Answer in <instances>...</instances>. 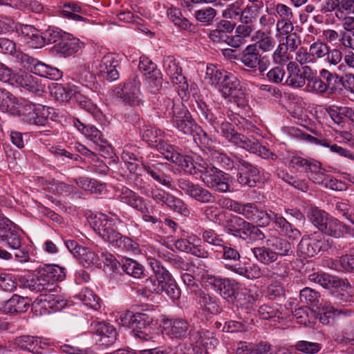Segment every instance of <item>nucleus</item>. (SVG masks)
Wrapping results in <instances>:
<instances>
[{"label": "nucleus", "mask_w": 354, "mask_h": 354, "mask_svg": "<svg viewBox=\"0 0 354 354\" xmlns=\"http://www.w3.org/2000/svg\"><path fill=\"white\" fill-rule=\"evenodd\" d=\"M122 268L127 274L139 279L144 274V268L136 261L131 259H125L122 261Z\"/></svg>", "instance_id": "nucleus-52"}, {"label": "nucleus", "mask_w": 354, "mask_h": 354, "mask_svg": "<svg viewBox=\"0 0 354 354\" xmlns=\"http://www.w3.org/2000/svg\"><path fill=\"white\" fill-rule=\"evenodd\" d=\"M302 73H292L288 75L285 84L293 88H299L303 87L306 84V80H308L309 76L312 75L313 71L310 67L304 66L302 68Z\"/></svg>", "instance_id": "nucleus-34"}, {"label": "nucleus", "mask_w": 354, "mask_h": 354, "mask_svg": "<svg viewBox=\"0 0 354 354\" xmlns=\"http://www.w3.org/2000/svg\"><path fill=\"white\" fill-rule=\"evenodd\" d=\"M82 43L78 39L68 35L62 37L60 40L53 47L52 50L57 54L68 57L78 52L82 48Z\"/></svg>", "instance_id": "nucleus-20"}, {"label": "nucleus", "mask_w": 354, "mask_h": 354, "mask_svg": "<svg viewBox=\"0 0 354 354\" xmlns=\"http://www.w3.org/2000/svg\"><path fill=\"white\" fill-rule=\"evenodd\" d=\"M151 197L157 203L165 205L174 212H176L180 214L186 216L189 213L187 205L181 199L175 197L162 189H152L151 192Z\"/></svg>", "instance_id": "nucleus-9"}, {"label": "nucleus", "mask_w": 354, "mask_h": 354, "mask_svg": "<svg viewBox=\"0 0 354 354\" xmlns=\"http://www.w3.org/2000/svg\"><path fill=\"white\" fill-rule=\"evenodd\" d=\"M153 317L147 313H135L133 319V328L137 330V336L143 339L147 340L150 338L149 335L143 331L138 330L145 329L149 327L153 322Z\"/></svg>", "instance_id": "nucleus-33"}, {"label": "nucleus", "mask_w": 354, "mask_h": 354, "mask_svg": "<svg viewBox=\"0 0 354 354\" xmlns=\"http://www.w3.org/2000/svg\"><path fill=\"white\" fill-rule=\"evenodd\" d=\"M21 98H16L12 93L5 89H0V111L16 116L19 111Z\"/></svg>", "instance_id": "nucleus-30"}, {"label": "nucleus", "mask_w": 354, "mask_h": 354, "mask_svg": "<svg viewBox=\"0 0 354 354\" xmlns=\"http://www.w3.org/2000/svg\"><path fill=\"white\" fill-rule=\"evenodd\" d=\"M165 133L160 129L154 127H146L142 133V138L150 145H156L158 151V147L161 143H167L163 140Z\"/></svg>", "instance_id": "nucleus-42"}, {"label": "nucleus", "mask_w": 354, "mask_h": 354, "mask_svg": "<svg viewBox=\"0 0 354 354\" xmlns=\"http://www.w3.org/2000/svg\"><path fill=\"white\" fill-rule=\"evenodd\" d=\"M140 85L141 83L138 77L134 76L124 84L120 91H117V95L125 104L131 106H139L142 102Z\"/></svg>", "instance_id": "nucleus-11"}, {"label": "nucleus", "mask_w": 354, "mask_h": 354, "mask_svg": "<svg viewBox=\"0 0 354 354\" xmlns=\"http://www.w3.org/2000/svg\"><path fill=\"white\" fill-rule=\"evenodd\" d=\"M266 268V279L273 282H280L288 277L290 271L288 264L283 261H279L275 265Z\"/></svg>", "instance_id": "nucleus-35"}, {"label": "nucleus", "mask_w": 354, "mask_h": 354, "mask_svg": "<svg viewBox=\"0 0 354 354\" xmlns=\"http://www.w3.org/2000/svg\"><path fill=\"white\" fill-rule=\"evenodd\" d=\"M60 16L74 21H84V11L81 6L75 2H66L59 6Z\"/></svg>", "instance_id": "nucleus-32"}, {"label": "nucleus", "mask_w": 354, "mask_h": 354, "mask_svg": "<svg viewBox=\"0 0 354 354\" xmlns=\"http://www.w3.org/2000/svg\"><path fill=\"white\" fill-rule=\"evenodd\" d=\"M171 123L179 131L186 135L194 136V130L199 126L192 118L191 114L183 103H178L174 115L171 117Z\"/></svg>", "instance_id": "nucleus-7"}, {"label": "nucleus", "mask_w": 354, "mask_h": 354, "mask_svg": "<svg viewBox=\"0 0 354 354\" xmlns=\"http://www.w3.org/2000/svg\"><path fill=\"white\" fill-rule=\"evenodd\" d=\"M21 32L24 40L30 47L39 48L45 44L44 38L41 35L40 31L32 26L23 25L21 28Z\"/></svg>", "instance_id": "nucleus-29"}, {"label": "nucleus", "mask_w": 354, "mask_h": 354, "mask_svg": "<svg viewBox=\"0 0 354 354\" xmlns=\"http://www.w3.org/2000/svg\"><path fill=\"white\" fill-rule=\"evenodd\" d=\"M18 112L15 117L28 124L45 126L48 122L49 107L32 103L21 98Z\"/></svg>", "instance_id": "nucleus-4"}, {"label": "nucleus", "mask_w": 354, "mask_h": 354, "mask_svg": "<svg viewBox=\"0 0 354 354\" xmlns=\"http://www.w3.org/2000/svg\"><path fill=\"white\" fill-rule=\"evenodd\" d=\"M307 216L310 221L321 231L330 216L325 211L317 207H310L308 211Z\"/></svg>", "instance_id": "nucleus-48"}, {"label": "nucleus", "mask_w": 354, "mask_h": 354, "mask_svg": "<svg viewBox=\"0 0 354 354\" xmlns=\"http://www.w3.org/2000/svg\"><path fill=\"white\" fill-rule=\"evenodd\" d=\"M241 89L240 81L232 73L225 72L223 80L219 84V91L224 98L236 96Z\"/></svg>", "instance_id": "nucleus-25"}, {"label": "nucleus", "mask_w": 354, "mask_h": 354, "mask_svg": "<svg viewBox=\"0 0 354 354\" xmlns=\"http://www.w3.org/2000/svg\"><path fill=\"white\" fill-rule=\"evenodd\" d=\"M120 62L111 53L105 55L96 66L98 73L104 79L113 82L119 79Z\"/></svg>", "instance_id": "nucleus-18"}, {"label": "nucleus", "mask_w": 354, "mask_h": 354, "mask_svg": "<svg viewBox=\"0 0 354 354\" xmlns=\"http://www.w3.org/2000/svg\"><path fill=\"white\" fill-rule=\"evenodd\" d=\"M147 260L153 272L156 281L165 290V286L174 281L172 276L169 271L161 265L160 262L155 258V257L147 256Z\"/></svg>", "instance_id": "nucleus-26"}, {"label": "nucleus", "mask_w": 354, "mask_h": 354, "mask_svg": "<svg viewBox=\"0 0 354 354\" xmlns=\"http://www.w3.org/2000/svg\"><path fill=\"white\" fill-rule=\"evenodd\" d=\"M308 172L310 173L308 178L313 183L333 190L342 189V183L332 176L326 174L319 162L313 160Z\"/></svg>", "instance_id": "nucleus-12"}, {"label": "nucleus", "mask_w": 354, "mask_h": 354, "mask_svg": "<svg viewBox=\"0 0 354 354\" xmlns=\"http://www.w3.org/2000/svg\"><path fill=\"white\" fill-rule=\"evenodd\" d=\"M319 297V293L310 288L306 287L300 291L299 299L304 304L316 306Z\"/></svg>", "instance_id": "nucleus-59"}, {"label": "nucleus", "mask_w": 354, "mask_h": 354, "mask_svg": "<svg viewBox=\"0 0 354 354\" xmlns=\"http://www.w3.org/2000/svg\"><path fill=\"white\" fill-rule=\"evenodd\" d=\"M270 346L266 343L253 344L240 342L236 349V354H268Z\"/></svg>", "instance_id": "nucleus-41"}, {"label": "nucleus", "mask_w": 354, "mask_h": 354, "mask_svg": "<svg viewBox=\"0 0 354 354\" xmlns=\"http://www.w3.org/2000/svg\"><path fill=\"white\" fill-rule=\"evenodd\" d=\"M330 247L328 240L322 234L315 233L310 236H304L298 245V250L303 254L313 257L321 250H327Z\"/></svg>", "instance_id": "nucleus-8"}, {"label": "nucleus", "mask_w": 354, "mask_h": 354, "mask_svg": "<svg viewBox=\"0 0 354 354\" xmlns=\"http://www.w3.org/2000/svg\"><path fill=\"white\" fill-rule=\"evenodd\" d=\"M308 92L317 94H322L327 91L328 85L326 84L320 77L309 76L306 87Z\"/></svg>", "instance_id": "nucleus-57"}, {"label": "nucleus", "mask_w": 354, "mask_h": 354, "mask_svg": "<svg viewBox=\"0 0 354 354\" xmlns=\"http://www.w3.org/2000/svg\"><path fill=\"white\" fill-rule=\"evenodd\" d=\"M225 72V71L218 69L214 64H207L205 80L212 86H218L223 80Z\"/></svg>", "instance_id": "nucleus-50"}, {"label": "nucleus", "mask_w": 354, "mask_h": 354, "mask_svg": "<svg viewBox=\"0 0 354 354\" xmlns=\"http://www.w3.org/2000/svg\"><path fill=\"white\" fill-rule=\"evenodd\" d=\"M178 186L185 194L201 203H212L216 201L208 190L185 178L178 179Z\"/></svg>", "instance_id": "nucleus-14"}, {"label": "nucleus", "mask_w": 354, "mask_h": 354, "mask_svg": "<svg viewBox=\"0 0 354 354\" xmlns=\"http://www.w3.org/2000/svg\"><path fill=\"white\" fill-rule=\"evenodd\" d=\"M314 160H307L296 154H290L285 159L286 165L299 171L308 172Z\"/></svg>", "instance_id": "nucleus-40"}, {"label": "nucleus", "mask_w": 354, "mask_h": 354, "mask_svg": "<svg viewBox=\"0 0 354 354\" xmlns=\"http://www.w3.org/2000/svg\"><path fill=\"white\" fill-rule=\"evenodd\" d=\"M261 55L255 45L249 44L240 54V62L247 68L253 71L260 64Z\"/></svg>", "instance_id": "nucleus-31"}, {"label": "nucleus", "mask_w": 354, "mask_h": 354, "mask_svg": "<svg viewBox=\"0 0 354 354\" xmlns=\"http://www.w3.org/2000/svg\"><path fill=\"white\" fill-rule=\"evenodd\" d=\"M167 16L175 26L181 29L186 30L190 26L189 21L183 17L181 11L178 8H169L167 10Z\"/></svg>", "instance_id": "nucleus-56"}, {"label": "nucleus", "mask_w": 354, "mask_h": 354, "mask_svg": "<svg viewBox=\"0 0 354 354\" xmlns=\"http://www.w3.org/2000/svg\"><path fill=\"white\" fill-rule=\"evenodd\" d=\"M30 301L28 297L14 295L9 299L0 302V310L10 315L25 313L30 307Z\"/></svg>", "instance_id": "nucleus-19"}, {"label": "nucleus", "mask_w": 354, "mask_h": 354, "mask_svg": "<svg viewBox=\"0 0 354 354\" xmlns=\"http://www.w3.org/2000/svg\"><path fill=\"white\" fill-rule=\"evenodd\" d=\"M309 51L314 63H315L317 59L323 58L328 53V46L322 41H317L310 44Z\"/></svg>", "instance_id": "nucleus-61"}, {"label": "nucleus", "mask_w": 354, "mask_h": 354, "mask_svg": "<svg viewBox=\"0 0 354 354\" xmlns=\"http://www.w3.org/2000/svg\"><path fill=\"white\" fill-rule=\"evenodd\" d=\"M64 268L57 265H45L37 270L36 274L28 281V287L35 292H57V282L65 278Z\"/></svg>", "instance_id": "nucleus-3"}, {"label": "nucleus", "mask_w": 354, "mask_h": 354, "mask_svg": "<svg viewBox=\"0 0 354 354\" xmlns=\"http://www.w3.org/2000/svg\"><path fill=\"white\" fill-rule=\"evenodd\" d=\"M339 311L329 302H324L321 308L319 320L324 324H328L330 319H333Z\"/></svg>", "instance_id": "nucleus-62"}, {"label": "nucleus", "mask_w": 354, "mask_h": 354, "mask_svg": "<svg viewBox=\"0 0 354 354\" xmlns=\"http://www.w3.org/2000/svg\"><path fill=\"white\" fill-rule=\"evenodd\" d=\"M189 328L188 323L183 319H167L163 324L164 333L171 338L185 337Z\"/></svg>", "instance_id": "nucleus-22"}, {"label": "nucleus", "mask_w": 354, "mask_h": 354, "mask_svg": "<svg viewBox=\"0 0 354 354\" xmlns=\"http://www.w3.org/2000/svg\"><path fill=\"white\" fill-rule=\"evenodd\" d=\"M288 49L284 44L279 43L272 55V59L274 64L284 65L289 60Z\"/></svg>", "instance_id": "nucleus-63"}, {"label": "nucleus", "mask_w": 354, "mask_h": 354, "mask_svg": "<svg viewBox=\"0 0 354 354\" xmlns=\"http://www.w3.org/2000/svg\"><path fill=\"white\" fill-rule=\"evenodd\" d=\"M174 245L178 250L192 254L199 258L207 259L211 255V253L201 245V239L196 234H192L187 239L176 240Z\"/></svg>", "instance_id": "nucleus-10"}, {"label": "nucleus", "mask_w": 354, "mask_h": 354, "mask_svg": "<svg viewBox=\"0 0 354 354\" xmlns=\"http://www.w3.org/2000/svg\"><path fill=\"white\" fill-rule=\"evenodd\" d=\"M110 214V216L102 213L95 214L91 223L93 230L113 247L134 253L138 252L137 243L122 236L115 228L116 225L122 222L119 216L115 214Z\"/></svg>", "instance_id": "nucleus-2"}, {"label": "nucleus", "mask_w": 354, "mask_h": 354, "mask_svg": "<svg viewBox=\"0 0 354 354\" xmlns=\"http://www.w3.org/2000/svg\"><path fill=\"white\" fill-rule=\"evenodd\" d=\"M120 198L122 202L140 212H146L147 210L145 199L127 187L122 188Z\"/></svg>", "instance_id": "nucleus-28"}, {"label": "nucleus", "mask_w": 354, "mask_h": 354, "mask_svg": "<svg viewBox=\"0 0 354 354\" xmlns=\"http://www.w3.org/2000/svg\"><path fill=\"white\" fill-rule=\"evenodd\" d=\"M196 111L201 118L212 126L215 131L221 133L227 140L246 151L258 154L265 160L276 161L278 156L254 140L236 132L232 125L225 121L224 113L219 109L212 112L207 104L203 101L196 102Z\"/></svg>", "instance_id": "nucleus-1"}, {"label": "nucleus", "mask_w": 354, "mask_h": 354, "mask_svg": "<svg viewBox=\"0 0 354 354\" xmlns=\"http://www.w3.org/2000/svg\"><path fill=\"white\" fill-rule=\"evenodd\" d=\"M95 332L98 336L97 343L103 346H109L116 340L117 333L115 328L110 324L98 322L95 325Z\"/></svg>", "instance_id": "nucleus-24"}, {"label": "nucleus", "mask_w": 354, "mask_h": 354, "mask_svg": "<svg viewBox=\"0 0 354 354\" xmlns=\"http://www.w3.org/2000/svg\"><path fill=\"white\" fill-rule=\"evenodd\" d=\"M80 300L85 305L94 310L100 308V298L90 289L86 288L78 295Z\"/></svg>", "instance_id": "nucleus-54"}, {"label": "nucleus", "mask_w": 354, "mask_h": 354, "mask_svg": "<svg viewBox=\"0 0 354 354\" xmlns=\"http://www.w3.org/2000/svg\"><path fill=\"white\" fill-rule=\"evenodd\" d=\"M276 227L279 228L283 234H286L291 239H297L301 236L300 231L294 227L283 216L277 218Z\"/></svg>", "instance_id": "nucleus-58"}, {"label": "nucleus", "mask_w": 354, "mask_h": 354, "mask_svg": "<svg viewBox=\"0 0 354 354\" xmlns=\"http://www.w3.org/2000/svg\"><path fill=\"white\" fill-rule=\"evenodd\" d=\"M163 68L171 82L178 85L179 95H183V98L187 97L189 85L185 77L183 75L179 62L174 57L167 56L163 59Z\"/></svg>", "instance_id": "nucleus-6"}, {"label": "nucleus", "mask_w": 354, "mask_h": 354, "mask_svg": "<svg viewBox=\"0 0 354 354\" xmlns=\"http://www.w3.org/2000/svg\"><path fill=\"white\" fill-rule=\"evenodd\" d=\"M144 169L154 180L167 187H171L172 178L166 173L168 171L167 164L158 162L145 165Z\"/></svg>", "instance_id": "nucleus-21"}, {"label": "nucleus", "mask_w": 354, "mask_h": 354, "mask_svg": "<svg viewBox=\"0 0 354 354\" xmlns=\"http://www.w3.org/2000/svg\"><path fill=\"white\" fill-rule=\"evenodd\" d=\"M268 245L275 250V253L278 256H289L292 254L291 244L286 240L273 237L268 240Z\"/></svg>", "instance_id": "nucleus-44"}, {"label": "nucleus", "mask_w": 354, "mask_h": 354, "mask_svg": "<svg viewBox=\"0 0 354 354\" xmlns=\"http://www.w3.org/2000/svg\"><path fill=\"white\" fill-rule=\"evenodd\" d=\"M209 159L211 165H219L226 169H232L234 166V160L229 156L215 150H209Z\"/></svg>", "instance_id": "nucleus-46"}, {"label": "nucleus", "mask_w": 354, "mask_h": 354, "mask_svg": "<svg viewBox=\"0 0 354 354\" xmlns=\"http://www.w3.org/2000/svg\"><path fill=\"white\" fill-rule=\"evenodd\" d=\"M73 126L85 137L89 138L93 142H97L101 137V132L93 125H86L79 119L74 118Z\"/></svg>", "instance_id": "nucleus-43"}, {"label": "nucleus", "mask_w": 354, "mask_h": 354, "mask_svg": "<svg viewBox=\"0 0 354 354\" xmlns=\"http://www.w3.org/2000/svg\"><path fill=\"white\" fill-rule=\"evenodd\" d=\"M196 296L199 299L198 302L207 312L211 314H217L220 312V307L215 297L205 294L201 290L196 292Z\"/></svg>", "instance_id": "nucleus-47"}, {"label": "nucleus", "mask_w": 354, "mask_h": 354, "mask_svg": "<svg viewBox=\"0 0 354 354\" xmlns=\"http://www.w3.org/2000/svg\"><path fill=\"white\" fill-rule=\"evenodd\" d=\"M235 161L238 165L239 172L237 175V180L242 185L249 187L256 186L259 180V171L249 162L235 156Z\"/></svg>", "instance_id": "nucleus-16"}, {"label": "nucleus", "mask_w": 354, "mask_h": 354, "mask_svg": "<svg viewBox=\"0 0 354 354\" xmlns=\"http://www.w3.org/2000/svg\"><path fill=\"white\" fill-rule=\"evenodd\" d=\"M160 102L159 109L165 114L171 116L174 115L176 107L178 103H182L179 100L176 101L174 99H171L165 96H160L158 97Z\"/></svg>", "instance_id": "nucleus-60"}, {"label": "nucleus", "mask_w": 354, "mask_h": 354, "mask_svg": "<svg viewBox=\"0 0 354 354\" xmlns=\"http://www.w3.org/2000/svg\"><path fill=\"white\" fill-rule=\"evenodd\" d=\"M346 231L345 225L337 218L329 216L321 232L335 238L342 236Z\"/></svg>", "instance_id": "nucleus-38"}, {"label": "nucleus", "mask_w": 354, "mask_h": 354, "mask_svg": "<svg viewBox=\"0 0 354 354\" xmlns=\"http://www.w3.org/2000/svg\"><path fill=\"white\" fill-rule=\"evenodd\" d=\"M14 343L19 348L36 354H44L51 351L50 342L39 337L24 335L17 337Z\"/></svg>", "instance_id": "nucleus-15"}, {"label": "nucleus", "mask_w": 354, "mask_h": 354, "mask_svg": "<svg viewBox=\"0 0 354 354\" xmlns=\"http://www.w3.org/2000/svg\"><path fill=\"white\" fill-rule=\"evenodd\" d=\"M51 94L54 95L57 100L66 102L71 99L73 95V91L68 87L57 84L51 89Z\"/></svg>", "instance_id": "nucleus-64"}, {"label": "nucleus", "mask_w": 354, "mask_h": 354, "mask_svg": "<svg viewBox=\"0 0 354 354\" xmlns=\"http://www.w3.org/2000/svg\"><path fill=\"white\" fill-rule=\"evenodd\" d=\"M15 86H19L35 93L44 92L45 86L41 83L40 79L25 71L18 72Z\"/></svg>", "instance_id": "nucleus-23"}, {"label": "nucleus", "mask_w": 354, "mask_h": 354, "mask_svg": "<svg viewBox=\"0 0 354 354\" xmlns=\"http://www.w3.org/2000/svg\"><path fill=\"white\" fill-rule=\"evenodd\" d=\"M254 216L256 218H254L252 221L255 222L260 227L268 225L271 221L276 225L277 218L281 217V216L271 210L262 211L259 209H257V212Z\"/></svg>", "instance_id": "nucleus-55"}, {"label": "nucleus", "mask_w": 354, "mask_h": 354, "mask_svg": "<svg viewBox=\"0 0 354 354\" xmlns=\"http://www.w3.org/2000/svg\"><path fill=\"white\" fill-rule=\"evenodd\" d=\"M256 260L264 265H270L275 262L278 257L277 253L270 247H256L251 249Z\"/></svg>", "instance_id": "nucleus-36"}, {"label": "nucleus", "mask_w": 354, "mask_h": 354, "mask_svg": "<svg viewBox=\"0 0 354 354\" xmlns=\"http://www.w3.org/2000/svg\"><path fill=\"white\" fill-rule=\"evenodd\" d=\"M229 175L223 171L214 168L210 169L209 171L202 176L203 183L209 187L219 192H226L230 189Z\"/></svg>", "instance_id": "nucleus-17"}, {"label": "nucleus", "mask_w": 354, "mask_h": 354, "mask_svg": "<svg viewBox=\"0 0 354 354\" xmlns=\"http://www.w3.org/2000/svg\"><path fill=\"white\" fill-rule=\"evenodd\" d=\"M98 253V252L97 253L90 248L84 247L80 250V252H79L76 258L86 268L91 266L99 267L101 266V259Z\"/></svg>", "instance_id": "nucleus-37"}, {"label": "nucleus", "mask_w": 354, "mask_h": 354, "mask_svg": "<svg viewBox=\"0 0 354 354\" xmlns=\"http://www.w3.org/2000/svg\"><path fill=\"white\" fill-rule=\"evenodd\" d=\"M35 74L52 80H59L62 77V72L56 67L37 62L34 64Z\"/></svg>", "instance_id": "nucleus-39"}, {"label": "nucleus", "mask_w": 354, "mask_h": 354, "mask_svg": "<svg viewBox=\"0 0 354 354\" xmlns=\"http://www.w3.org/2000/svg\"><path fill=\"white\" fill-rule=\"evenodd\" d=\"M158 151L164 157L181 168L185 173L193 175L196 174V166L194 160L188 156H182L178 148L168 143H161L158 147Z\"/></svg>", "instance_id": "nucleus-5"}, {"label": "nucleus", "mask_w": 354, "mask_h": 354, "mask_svg": "<svg viewBox=\"0 0 354 354\" xmlns=\"http://www.w3.org/2000/svg\"><path fill=\"white\" fill-rule=\"evenodd\" d=\"M232 221L235 222L239 225H243V233L245 235L252 236L253 238L259 240H263L265 239L264 234L257 226L245 221L240 217L235 216Z\"/></svg>", "instance_id": "nucleus-51"}, {"label": "nucleus", "mask_w": 354, "mask_h": 354, "mask_svg": "<svg viewBox=\"0 0 354 354\" xmlns=\"http://www.w3.org/2000/svg\"><path fill=\"white\" fill-rule=\"evenodd\" d=\"M202 239L204 242L213 246L212 250H218L223 246L225 243L223 235L217 234L212 230H204L201 234Z\"/></svg>", "instance_id": "nucleus-53"}, {"label": "nucleus", "mask_w": 354, "mask_h": 354, "mask_svg": "<svg viewBox=\"0 0 354 354\" xmlns=\"http://www.w3.org/2000/svg\"><path fill=\"white\" fill-rule=\"evenodd\" d=\"M252 39L255 41V44L252 45H255L256 49L261 50L263 53L272 51L276 46L275 39L270 31L259 30L255 32Z\"/></svg>", "instance_id": "nucleus-27"}, {"label": "nucleus", "mask_w": 354, "mask_h": 354, "mask_svg": "<svg viewBox=\"0 0 354 354\" xmlns=\"http://www.w3.org/2000/svg\"><path fill=\"white\" fill-rule=\"evenodd\" d=\"M59 288L57 292H50L41 295L32 303V307L37 311V308L44 309L45 311L50 313L52 311H58L62 309L66 304V300L59 294Z\"/></svg>", "instance_id": "nucleus-13"}, {"label": "nucleus", "mask_w": 354, "mask_h": 354, "mask_svg": "<svg viewBox=\"0 0 354 354\" xmlns=\"http://www.w3.org/2000/svg\"><path fill=\"white\" fill-rule=\"evenodd\" d=\"M13 227L15 225L3 230V232H0V241L4 242L12 249H17L21 246V240L19 234L12 229Z\"/></svg>", "instance_id": "nucleus-45"}, {"label": "nucleus", "mask_w": 354, "mask_h": 354, "mask_svg": "<svg viewBox=\"0 0 354 354\" xmlns=\"http://www.w3.org/2000/svg\"><path fill=\"white\" fill-rule=\"evenodd\" d=\"M78 187L91 193L100 194L104 190V185L94 179L80 177L75 179Z\"/></svg>", "instance_id": "nucleus-49"}]
</instances>
